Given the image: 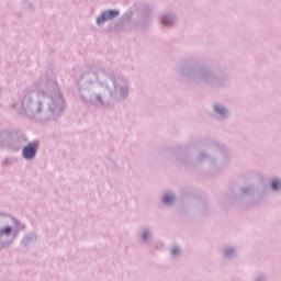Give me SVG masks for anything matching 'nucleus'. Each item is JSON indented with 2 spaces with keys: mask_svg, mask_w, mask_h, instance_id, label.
Segmentation results:
<instances>
[{
  "mask_svg": "<svg viewBox=\"0 0 281 281\" xmlns=\"http://www.w3.org/2000/svg\"><path fill=\"white\" fill-rule=\"evenodd\" d=\"M36 148H37L36 143L29 144L27 146H25L23 148V151H22L23 157L25 159H32V157H34V155H36Z\"/></svg>",
  "mask_w": 281,
  "mask_h": 281,
  "instance_id": "nucleus-1",
  "label": "nucleus"
},
{
  "mask_svg": "<svg viewBox=\"0 0 281 281\" xmlns=\"http://www.w3.org/2000/svg\"><path fill=\"white\" fill-rule=\"evenodd\" d=\"M10 232H12V228L5 227V228L2 231V234H10Z\"/></svg>",
  "mask_w": 281,
  "mask_h": 281,
  "instance_id": "nucleus-6",
  "label": "nucleus"
},
{
  "mask_svg": "<svg viewBox=\"0 0 281 281\" xmlns=\"http://www.w3.org/2000/svg\"><path fill=\"white\" fill-rule=\"evenodd\" d=\"M149 238H150V233L145 232V233L143 234V240H148Z\"/></svg>",
  "mask_w": 281,
  "mask_h": 281,
  "instance_id": "nucleus-5",
  "label": "nucleus"
},
{
  "mask_svg": "<svg viewBox=\"0 0 281 281\" xmlns=\"http://www.w3.org/2000/svg\"><path fill=\"white\" fill-rule=\"evenodd\" d=\"M120 14L119 11L115 10H110V11H105L101 18H99L97 20V23H104V21H111V19H115V16H117Z\"/></svg>",
  "mask_w": 281,
  "mask_h": 281,
  "instance_id": "nucleus-2",
  "label": "nucleus"
},
{
  "mask_svg": "<svg viewBox=\"0 0 281 281\" xmlns=\"http://www.w3.org/2000/svg\"><path fill=\"white\" fill-rule=\"evenodd\" d=\"M178 251H179L178 249H173V250H172V254H173V255H177Z\"/></svg>",
  "mask_w": 281,
  "mask_h": 281,
  "instance_id": "nucleus-7",
  "label": "nucleus"
},
{
  "mask_svg": "<svg viewBox=\"0 0 281 281\" xmlns=\"http://www.w3.org/2000/svg\"><path fill=\"white\" fill-rule=\"evenodd\" d=\"M162 22H164L165 24H168V22H166V19H164Z\"/></svg>",
  "mask_w": 281,
  "mask_h": 281,
  "instance_id": "nucleus-8",
  "label": "nucleus"
},
{
  "mask_svg": "<svg viewBox=\"0 0 281 281\" xmlns=\"http://www.w3.org/2000/svg\"><path fill=\"white\" fill-rule=\"evenodd\" d=\"M164 203L168 204V203H172V201H175V196L172 194H167L164 198Z\"/></svg>",
  "mask_w": 281,
  "mask_h": 281,
  "instance_id": "nucleus-3",
  "label": "nucleus"
},
{
  "mask_svg": "<svg viewBox=\"0 0 281 281\" xmlns=\"http://www.w3.org/2000/svg\"><path fill=\"white\" fill-rule=\"evenodd\" d=\"M272 190H280L281 183L280 181H274L272 182Z\"/></svg>",
  "mask_w": 281,
  "mask_h": 281,
  "instance_id": "nucleus-4",
  "label": "nucleus"
}]
</instances>
